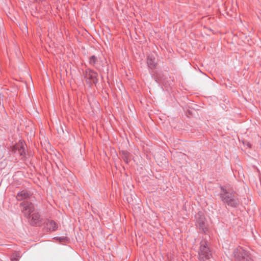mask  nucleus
Masks as SVG:
<instances>
[{
	"instance_id": "4468645a",
	"label": "nucleus",
	"mask_w": 261,
	"mask_h": 261,
	"mask_svg": "<svg viewBox=\"0 0 261 261\" xmlns=\"http://www.w3.org/2000/svg\"><path fill=\"white\" fill-rule=\"evenodd\" d=\"M21 147H23L22 142H21Z\"/></svg>"
},
{
	"instance_id": "f257e3e1",
	"label": "nucleus",
	"mask_w": 261,
	"mask_h": 261,
	"mask_svg": "<svg viewBox=\"0 0 261 261\" xmlns=\"http://www.w3.org/2000/svg\"><path fill=\"white\" fill-rule=\"evenodd\" d=\"M20 207L24 216L29 219L30 222L32 225L37 224L40 222V215L35 211L33 204L31 202L24 201L20 203Z\"/></svg>"
},
{
	"instance_id": "9d476101",
	"label": "nucleus",
	"mask_w": 261,
	"mask_h": 261,
	"mask_svg": "<svg viewBox=\"0 0 261 261\" xmlns=\"http://www.w3.org/2000/svg\"><path fill=\"white\" fill-rule=\"evenodd\" d=\"M201 250L203 251L202 252H211L208 247L207 242L205 240L201 241L200 242L199 251H201Z\"/></svg>"
},
{
	"instance_id": "7ed1b4c3",
	"label": "nucleus",
	"mask_w": 261,
	"mask_h": 261,
	"mask_svg": "<svg viewBox=\"0 0 261 261\" xmlns=\"http://www.w3.org/2000/svg\"><path fill=\"white\" fill-rule=\"evenodd\" d=\"M233 254L235 261H253L250 254L242 248L236 249Z\"/></svg>"
},
{
	"instance_id": "423d86ee",
	"label": "nucleus",
	"mask_w": 261,
	"mask_h": 261,
	"mask_svg": "<svg viewBox=\"0 0 261 261\" xmlns=\"http://www.w3.org/2000/svg\"><path fill=\"white\" fill-rule=\"evenodd\" d=\"M198 252V258L201 261H206V260L210 258L212 256V253L211 252Z\"/></svg>"
},
{
	"instance_id": "39448f33",
	"label": "nucleus",
	"mask_w": 261,
	"mask_h": 261,
	"mask_svg": "<svg viewBox=\"0 0 261 261\" xmlns=\"http://www.w3.org/2000/svg\"><path fill=\"white\" fill-rule=\"evenodd\" d=\"M196 219L198 227L205 233L207 231V223L203 213H198L196 215Z\"/></svg>"
},
{
	"instance_id": "f8f14e48",
	"label": "nucleus",
	"mask_w": 261,
	"mask_h": 261,
	"mask_svg": "<svg viewBox=\"0 0 261 261\" xmlns=\"http://www.w3.org/2000/svg\"><path fill=\"white\" fill-rule=\"evenodd\" d=\"M41 145L42 147H48L50 146V144L48 141L44 138V140L41 141Z\"/></svg>"
},
{
	"instance_id": "9b49d317",
	"label": "nucleus",
	"mask_w": 261,
	"mask_h": 261,
	"mask_svg": "<svg viewBox=\"0 0 261 261\" xmlns=\"http://www.w3.org/2000/svg\"><path fill=\"white\" fill-rule=\"evenodd\" d=\"M98 62V59L94 55L91 56L89 59L90 65L94 66Z\"/></svg>"
},
{
	"instance_id": "6e6552de",
	"label": "nucleus",
	"mask_w": 261,
	"mask_h": 261,
	"mask_svg": "<svg viewBox=\"0 0 261 261\" xmlns=\"http://www.w3.org/2000/svg\"><path fill=\"white\" fill-rule=\"evenodd\" d=\"M46 225L47 229L50 231H55L58 228L57 224L53 220H48Z\"/></svg>"
},
{
	"instance_id": "f03ea898",
	"label": "nucleus",
	"mask_w": 261,
	"mask_h": 261,
	"mask_svg": "<svg viewBox=\"0 0 261 261\" xmlns=\"http://www.w3.org/2000/svg\"><path fill=\"white\" fill-rule=\"evenodd\" d=\"M221 189L220 197L223 202L231 207H236L238 205L239 201L233 192L223 187H221Z\"/></svg>"
},
{
	"instance_id": "1a4fd4ad",
	"label": "nucleus",
	"mask_w": 261,
	"mask_h": 261,
	"mask_svg": "<svg viewBox=\"0 0 261 261\" xmlns=\"http://www.w3.org/2000/svg\"><path fill=\"white\" fill-rule=\"evenodd\" d=\"M30 194L28 191H22L18 193L17 196L18 200H22L30 197Z\"/></svg>"
},
{
	"instance_id": "ddd939ff",
	"label": "nucleus",
	"mask_w": 261,
	"mask_h": 261,
	"mask_svg": "<svg viewBox=\"0 0 261 261\" xmlns=\"http://www.w3.org/2000/svg\"><path fill=\"white\" fill-rule=\"evenodd\" d=\"M19 257L18 253H16L14 256L11 258V261H18V258Z\"/></svg>"
},
{
	"instance_id": "20e7f679",
	"label": "nucleus",
	"mask_w": 261,
	"mask_h": 261,
	"mask_svg": "<svg viewBox=\"0 0 261 261\" xmlns=\"http://www.w3.org/2000/svg\"><path fill=\"white\" fill-rule=\"evenodd\" d=\"M85 77L86 79V82L89 84H96L98 82L97 78V73L94 70L91 69H87L86 70L84 73Z\"/></svg>"
},
{
	"instance_id": "0eeeda50",
	"label": "nucleus",
	"mask_w": 261,
	"mask_h": 261,
	"mask_svg": "<svg viewBox=\"0 0 261 261\" xmlns=\"http://www.w3.org/2000/svg\"><path fill=\"white\" fill-rule=\"evenodd\" d=\"M147 64L149 68L153 69L155 67V59L153 55H149L147 56Z\"/></svg>"
},
{
	"instance_id": "2eb2a0df",
	"label": "nucleus",
	"mask_w": 261,
	"mask_h": 261,
	"mask_svg": "<svg viewBox=\"0 0 261 261\" xmlns=\"http://www.w3.org/2000/svg\"><path fill=\"white\" fill-rule=\"evenodd\" d=\"M12 147H15V145H13Z\"/></svg>"
}]
</instances>
